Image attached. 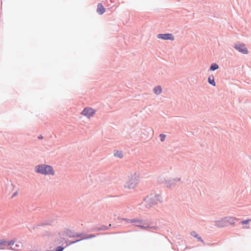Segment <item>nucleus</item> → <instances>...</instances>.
<instances>
[{"mask_svg": "<svg viewBox=\"0 0 251 251\" xmlns=\"http://www.w3.org/2000/svg\"><path fill=\"white\" fill-rule=\"evenodd\" d=\"M139 175L137 173L130 174L126 180L125 186L128 188H134L138 183Z\"/></svg>", "mask_w": 251, "mask_h": 251, "instance_id": "nucleus-1", "label": "nucleus"}, {"mask_svg": "<svg viewBox=\"0 0 251 251\" xmlns=\"http://www.w3.org/2000/svg\"><path fill=\"white\" fill-rule=\"evenodd\" d=\"M95 110L91 107H86L81 112V114L88 118L92 117L95 113Z\"/></svg>", "mask_w": 251, "mask_h": 251, "instance_id": "nucleus-2", "label": "nucleus"}, {"mask_svg": "<svg viewBox=\"0 0 251 251\" xmlns=\"http://www.w3.org/2000/svg\"><path fill=\"white\" fill-rule=\"evenodd\" d=\"M36 172L43 174L46 175L47 174V166L46 165H40L35 167Z\"/></svg>", "mask_w": 251, "mask_h": 251, "instance_id": "nucleus-3", "label": "nucleus"}, {"mask_svg": "<svg viewBox=\"0 0 251 251\" xmlns=\"http://www.w3.org/2000/svg\"><path fill=\"white\" fill-rule=\"evenodd\" d=\"M234 47L236 50L244 54H247L248 52L247 49L244 44H235Z\"/></svg>", "mask_w": 251, "mask_h": 251, "instance_id": "nucleus-4", "label": "nucleus"}, {"mask_svg": "<svg viewBox=\"0 0 251 251\" xmlns=\"http://www.w3.org/2000/svg\"><path fill=\"white\" fill-rule=\"evenodd\" d=\"M157 37L165 40H170L173 41L175 39L174 36L170 33L159 34L157 35Z\"/></svg>", "mask_w": 251, "mask_h": 251, "instance_id": "nucleus-5", "label": "nucleus"}, {"mask_svg": "<svg viewBox=\"0 0 251 251\" xmlns=\"http://www.w3.org/2000/svg\"><path fill=\"white\" fill-rule=\"evenodd\" d=\"M97 11V12L99 14L101 15L105 12V9L104 7H103V6L102 5V4L99 3L98 4Z\"/></svg>", "mask_w": 251, "mask_h": 251, "instance_id": "nucleus-6", "label": "nucleus"}, {"mask_svg": "<svg viewBox=\"0 0 251 251\" xmlns=\"http://www.w3.org/2000/svg\"><path fill=\"white\" fill-rule=\"evenodd\" d=\"M225 222L229 223L231 225H233L235 224L236 219L234 217H229L225 218Z\"/></svg>", "mask_w": 251, "mask_h": 251, "instance_id": "nucleus-7", "label": "nucleus"}, {"mask_svg": "<svg viewBox=\"0 0 251 251\" xmlns=\"http://www.w3.org/2000/svg\"><path fill=\"white\" fill-rule=\"evenodd\" d=\"M153 91L157 95L160 94L162 92V88L160 86H157L154 88Z\"/></svg>", "mask_w": 251, "mask_h": 251, "instance_id": "nucleus-8", "label": "nucleus"}, {"mask_svg": "<svg viewBox=\"0 0 251 251\" xmlns=\"http://www.w3.org/2000/svg\"><path fill=\"white\" fill-rule=\"evenodd\" d=\"M114 155L115 156L119 157L120 158H122L123 156L122 151H115L114 152Z\"/></svg>", "mask_w": 251, "mask_h": 251, "instance_id": "nucleus-9", "label": "nucleus"}, {"mask_svg": "<svg viewBox=\"0 0 251 251\" xmlns=\"http://www.w3.org/2000/svg\"><path fill=\"white\" fill-rule=\"evenodd\" d=\"M208 82L213 86H215L216 84L214 81V76L213 75L210 76L208 77Z\"/></svg>", "mask_w": 251, "mask_h": 251, "instance_id": "nucleus-10", "label": "nucleus"}, {"mask_svg": "<svg viewBox=\"0 0 251 251\" xmlns=\"http://www.w3.org/2000/svg\"><path fill=\"white\" fill-rule=\"evenodd\" d=\"M145 202L146 203V206L147 207H149L151 206L150 203L151 202V198L148 197L145 199Z\"/></svg>", "mask_w": 251, "mask_h": 251, "instance_id": "nucleus-11", "label": "nucleus"}, {"mask_svg": "<svg viewBox=\"0 0 251 251\" xmlns=\"http://www.w3.org/2000/svg\"><path fill=\"white\" fill-rule=\"evenodd\" d=\"M130 222L131 223H136V225L137 226H140V227H143V226H142L140 224H142V221H140V220H131L130 221Z\"/></svg>", "mask_w": 251, "mask_h": 251, "instance_id": "nucleus-12", "label": "nucleus"}, {"mask_svg": "<svg viewBox=\"0 0 251 251\" xmlns=\"http://www.w3.org/2000/svg\"><path fill=\"white\" fill-rule=\"evenodd\" d=\"M48 175L53 176L54 175V171L52 167L48 166Z\"/></svg>", "mask_w": 251, "mask_h": 251, "instance_id": "nucleus-13", "label": "nucleus"}, {"mask_svg": "<svg viewBox=\"0 0 251 251\" xmlns=\"http://www.w3.org/2000/svg\"><path fill=\"white\" fill-rule=\"evenodd\" d=\"M219 68V66L217 64H212L210 68L211 71H215Z\"/></svg>", "mask_w": 251, "mask_h": 251, "instance_id": "nucleus-14", "label": "nucleus"}, {"mask_svg": "<svg viewBox=\"0 0 251 251\" xmlns=\"http://www.w3.org/2000/svg\"><path fill=\"white\" fill-rule=\"evenodd\" d=\"M191 235L195 238H197L199 236L198 234L195 231H192L191 233Z\"/></svg>", "mask_w": 251, "mask_h": 251, "instance_id": "nucleus-15", "label": "nucleus"}, {"mask_svg": "<svg viewBox=\"0 0 251 251\" xmlns=\"http://www.w3.org/2000/svg\"><path fill=\"white\" fill-rule=\"evenodd\" d=\"M251 221V219H249V220H244V221H241V223L242 224H247Z\"/></svg>", "mask_w": 251, "mask_h": 251, "instance_id": "nucleus-16", "label": "nucleus"}, {"mask_svg": "<svg viewBox=\"0 0 251 251\" xmlns=\"http://www.w3.org/2000/svg\"><path fill=\"white\" fill-rule=\"evenodd\" d=\"M160 138H161L160 139L161 141H163L164 140L166 136L164 134H160Z\"/></svg>", "mask_w": 251, "mask_h": 251, "instance_id": "nucleus-17", "label": "nucleus"}, {"mask_svg": "<svg viewBox=\"0 0 251 251\" xmlns=\"http://www.w3.org/2000/svg\"><path fill=\"white\" fill-rule=\"evenodd\" d=\"M18 191H15L12 195L11 198H13L15 197L16 196H17L18 195Z\"/></svg>", "mask_w": 251, "mask_h": 251, "instance_id": "nucleus-18", "label": "nucleus"}, {"mask_svg": "<svg viewBox=\"0 0 251 251\" xmlns=\"http://www.w3.org/2000/svg\"><path fill=\"white\" fill-rule=\"evenodd\" d=\"M14 243H15V242L14 241L11 240L8 242V245H13L14 244Z\"/></svg>", "mask_w": 251, "mask_h": 251, "instance_id": "nucleus-19", "label": "nucleus"}, {"mask_svg": "<svg viewBox=\"0 0 251 251\" xmlns=\"http://www.w3.org/2000/svg\"><path fill=\"white\" fill-rule=\"evenodd\" d=\"M199 241H201V242H203L202 239L201 238V237L198 236V237L197 238Z\"/></svg>", "mask_w": 251, "mask_h": 251, "instance_id": "nucleus-20", "label": "nucleus"}, {"mask_svg": "<svg viewBox=\"0 0 251 251\" xmlns=\"http://www.w3.org/2000/svg\"><path fill=\"white\" fill-rule=\"evenodd\" d=\"M38 138H39V139H42V136H39L38 137Z\"/></svg>", "mask_w": 251, "mask_h": 251, "instance_id": "nucleus-21", "label": "nucleus"}]
</instances>
